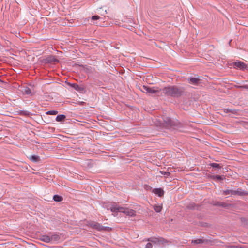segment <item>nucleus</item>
<instances>
[{"instance_id": "22", "label": "nucleus", "mask_w": 248, "mask_h": 248, "mask_svg": "<svg viewBox=\"0 0 248 248\" xmlns=\"http://www.w3.org/2000/svg\"><path fill=\"white\" fill-rule=\"evenodd\" d=\"M209 165L215 169L219 170L222 168V166H221L220 164H217L215 163H211L209 164Z\"/></svg>"}, {"instance_id": "2", "label": "nucleus", "mask_w": 248, "mask_h": 248, "mask_svg": "<svg viewBox=\"0 0 248 248\" xmlns=\"http://www.w3.org/2000/svg\"><path fill=\"white\" fill-rule=\"evenodd\" d=\"M159 126L167 128H179L183 127V124L177 120H172L169 117H164L163 122L160 123Z\"/></svg>"}, {"instance_id": "15", "label": "nucleus", "mask_w": 248, "mask_h": 248, "mask_svg": "<svg viewBox=\"0 0 248 248\" xmlns=\"http://www.w3.org/2000/svg\"><path fill=\"white\" fill-rule=\"evenodd\" d=\"M20 91L22 93L24 94L31 95H32V94L31 93V89L27 86H24V87H22Z\"/></svg>"}, {"instance_id": "14", "label": "nucleus", "mask_w": 248, "mask_h": 248, "mask_svg": "<svg viewBox=\"0 0 248 248\" xmlns=\"http://www.w3.org/2000/svg\"><path fill=\"white\" fill-rule=\"evenodd\" d=\"M153 192L160 197L163 196L164 194V191L161 188H155L153 190Z\"/></svg>"}, {"instance_id": "17", "label": "nucleus", "mask_w": 248, "mask_h": 248, "mask_svg": "<svg viewBox=\"0 0 248 248\" xmlns=\"http://www.w3.org/2000/svg\"><path fill=\"white\" fill-rule=\"evenodd\" d=\"M29 158L32 162L34 163H38L41 161L40 157L35 155H31Z\"/></svg>"}, {"instance_id": "12", "label": "nucleus", "mask_w": 248, "mask_h": 248, "mask_svg": "<svg viewBox=\"0 0 248 248\" xmlns=\"http://www.w3.org/2000/svg\"><path fill=\"white\" fill-rule=\"evenodd\" d=\"M208 177L213 180H216L218 181L223 180L225 179L224 175H208Z\"/></svg>"}, {"instance_id": "20", "label": "nucleus", "mask_w": 248, "mask_h": 248, "mask_svg": "<svg viewBox=\"0 0 248 248\" xmlns=\"http://www.w3.org/2000/svg\"><path fill=\"white\" fill-rule=\"evenodd\" d=\"M100 17L99 16L94 15V16H92L91 18H89L88 20L89 21V19L91 20V23H90L91 24H97V23L94 22V21L100 19Z\"/></svg>"}, {"instance_id": "10", "label": "nucleus", "mask_w": 248, "mask_h": 248, "mask_svg": "<svg viewBox=\"0 0 248 248\" xmlns=\"http://www.w3.org/2000/svg\"><path fill=\"white\" fill-rule=\"evenodd\" d=\"M213 205L216 206H220L225 208H228L231 206V204L221 202H213Z\"/></svg>"}, {"instance_id": "25", "label": "nucleus", "mask_w": 248, "mask_h": 248, "mask_svg": "<svg viewBox=\"0 0 248 248\" xmlns=\"http://www.w3.org/2000/svg\"><path fill=\"white\" fill-rule=\"evenodd\" d=\"M158 238L156 237H151L147 239L148 241L151 242L155 244H158Z\"/></svg>"}, {"instance_id": "7", "label": "nucleus", "mask_w": 248, "mask_h": 248, "mask_svg": "<svg viewBox=\"0 0 248 248\" xmlns=\"http://www.w3.org/2000/svg\"><path fill=\"white\" fill-rule=\"evenodd\" d=\"M42 62L44 63H52L56 62H59V60L55 58L53 55H49L46 58L43 59L41 61Z\"/></svg>"}, {"instance_id": "5", "label": "nucleus", "mask_w": 248, "mask_h": 248, "mask_svg": "<svg viewBox=\"0 0 248 248\" xmlns=\"http://www.w3.org/2000/svg\"><path fill=\"white\" fill-rule=\"evenodd\" d=\"M155 87L151 88L148 86L143 85L141 88L142 92L149 94H152L154 93H159L160 90H156L154 89Z\"/></svg>"}, {"instance_id": "27", "label": "nucleus", "mask_w": 248, "mask_h": 248, "mask_svg": "<svg viewBox=\"0 0 248 248\" xmlns=\"http://www.w3.org/2000/svg\"><path fill=\"white\" fill-rule=\"evenodd\" d=\"M162 209V206L158 205H154V209L155 211L157 213H159L161 212V210Z\"/></svg>"}, {"instance_id": "6", "label": "nucleus", "mask_w": 248, "mask_h": 248, "mask_svg": "<svg viewBox=\"0 0 248 248\" xmlns=\"http://www.w3.org/2000/svg\"><path fill=\"white\" fill-rule=\"evenodd\" d=\"M233 66L234 68L239 69L242 70H245L248 68V66L246 64L239 61L233 62Z\"/></svg>"}, {"instance_id": "4", "label": "nucleus", "mask_w": 248, "mask_h": 248, "mask_svg": "<svg viewBox=\"0 0 248 248\" xmlns=\"http://www.w3.org/2000/svg\"><path fill=\"white\" fill-rule=\"evenodd\" d=\"M87 225L98 231L110 232L112 228L109 227H105L102 226L101 224L93 221H88Z\"/></svg>"}, {"instance_id": "31", "label": "nucleus", "mask_w": 248, "mask_h": 248, "mask_svg": "<svg viewBox=\"0 0 248 248\" xmlns=\"http://www.w3.org/2000/svg\"><path fill=\"white\" fill-rule=\"evenodd\" d=\"M152 243L149 242L146 245L145 248H152Z\"/></svg>"}, {"instance_id": "3", "label": "nucleus", "mask_w": 248, "mask_h": 248, "mask_svg": "<svg viewBox=\"0 0 248 248\" xmlns=\"http://www.w3.org/2000/svg\"><path fill=\"white\" fill-rule=\"evenodd\" d=\"M107 208L112 212H122L130 216L136 215V211L135 210L118 206L115 203H113L110 206L108 205Z\"/></svg>"}, {"instance_id": "19", "label": "nucleus", "mask_w": 248, "mask_h": 248, "mask_svg": "<svg viewBox=\"0 0 248 248\" xmlns=\"http://www.w3.org/2000/svg\"><path fill=\"white\" fill-rule=\"evenodd\" d=\"M50 242L52 241H58L60 240V237L57 233H52L50 236Z\"/></svg>"}, {"instance_id": "23", "label": "nucleus", "mask_w": 248, "mask_h": 248, "mask_svg": "<svg viewBox=\"0 0 248 248\" xmlns=\"http://www.w3.org/2000/svg\"><path fill=\"white\" fill-rule=\"evenodd\" d=\"M53 199L55 202H62L63 200V197L59 195H54L53 196Z\"/></svg>"}, {"instance_id": "24", "label": "nucleus", "mask_w": 248, "mask_h": 248, "mask_svg": "<svg viewBox=\"0 0 248 248\" xmlns=\"http://www.w3.org/2000/svg\"><path fill=\"white\" fill-rule=\"evenodd\" d=\"M223 194L225 195L231 194V195H235V190H226L223 191Z\"/></svg>"}, {"instance_id": "16", "label": "nucleus", "mask_w": 248, "mask_h": 248, "mask_svg": "<svg viewBox=\"0 0 248 248\" xmlns=\"http://www.w3.org/2000/svg\"><path fill=\"white\" fill-rule=\"evenodd\" d=\"M237 195L239 196L248 195V192L242 190L241 188H238L235 190V195Z\"/></svg>"}, {"instance_id": "32", "label": "nucleus", "mask_w": 248, "mask_h": 248, "mask_svg": "<svg viewBox=\"0 0 248 248\" xmlns=\"http://www.w3.org/2000/svg\"><path fill=\"white\" fill-rule=\"evenodd\" d=\"M22 113L24 115H29V112L28 111H23Z\"/></svg>"}, {"instance_id": "30", "label": "nucleus", "mask_w": 248, "mask_h": 248, "mask_svg": "<svg viewBox=\"0 0 248 248\" xmlns=\"http://www.w3.org/2000/svg\"><path fill=\"white\" fill-rule=\"evenodd\" d=\"M158 240H159L158 242V244H164L166 242V240L162 237L158 238Z\"/></svg>"}, {"instance_id": "18", "label": "nucleus", "mask_w": 248, "mask_h": 248, "mask_svg": "<svg viewBox=\"0 0 248 248\" xmlns=\"http://www.w3.org/2000/svg\"><path fill=\"white\" fill-rule=\"evenodd\" d=\"M40 240L46 243H49L50 242V236L43 235L40 236Z\"/></svg>"}, {"instance_id": "29", "label": "nucleus", "mask_w": 248, "mask_h": 248, "mask_svg": "<svg viewBox=\"0 0 248 248\" xmlns=\"http://www.w3.org/2000/svg\"><path fill=\"white\" fill-rule=\"evenodd\" d=\"M58 113V111L56 110H50L46 112V114L47 115H56Z\"/></svg>"}, {"instance_id": "33", "label": "nucleus", "mask_w": 248, "mask_h": 248, "mask_svg": "<svg viewBox=\"0 0 248 248\" xmlns=\"http://www.w3.org/2000/svg\"><path fill=\"white\" fill-rule=\"evenodd\" d=\"M0 81H2L0 79Z\"/></svg>"}, {"instance_id": "13", "label": "nucleus", "mask_w": 248, "mask_h": 248, "mask_svg": "<svg viewBox=\"0 0 248 248\" xmlns=\"http://www.w3.org/2000/svg\"><path fill=\"white\" fill-rule=\"evenodd\" d=\"M189 83L194 85H197L200 83V79L194 77H189L187 79Z\"/></svg>"}, {"instance_id": "28", "label": "nucleus", "mask_w": 248, "mask_h": 248, "mask_svg": "<svg viewBox=\"0 0 248 248\" xmlns=\"http://www.w3.org/2000/svg\"><path fill=\"white\" fill-rule=\"evenodd\" d=\"M160 172L162 175H164L165 177H168L170 175V173L169 171H164V170H162L160 171Z\"/></svg>"}, {"instance_id": "11", "label": "nucleus", "mask_w": 248, "mask_h": 248, "mask_svg": "<svg viewBox=\"0 0 248 248\" xmlns=\"http://www.w3.org/2000/svg\"><path fill=\"white\" fill-rule=\"evenodd\" d=\"M200 207V205L197 204L194 202H191L186 206V209L191 210H199Z\"/></svg>"}, {"instance_id": "26", "label": "nucleus", "mask_w": 248, "mask_h": 248, "mask_svg": "<svg viewBox=\"0 0 248 248\" xmlns=\"http://www.w3.org/2000/svg\"><path fill=\"white\" fill-rule=\"evenodd\" d=\"M223 111L224 113H233V114H235L237 112H236V110L235 109H229V108H225L223 110Z\"/></svg>"}, {"instance_id": "9", "label": "nucleus", "mask_w": 248, "mask_h": 248, "mask_svg": "<svg viewBox=\"0 0 248 248\" xmlns=\"http://www.w3.org/2000/svg\"><path fill=\"white\" fill-rule=\"evenodd\" d=\"M212 242V241L209 239H204L203 237L202 238L197 239L195 240H192L191 243L194 244H209Z\"/></svg>"}, {"instance_id": "8", "label": "nucleus", "mask_w": 248, "mask_h": 248, "mask_svg": "<svg viewBox=\"0 0 248 248\" xmlns=\"http://www.w3.org/2000/svg\"><path fill=\"white\" fill-rule=\"evenodd\" d=\"M67 84L80 93L85 92V89L83 86H79L77 83H70L69 82H67Z\"/></svg>"}, {"instance_id": "1", "label": "nucleus", "mask_w": 248, "mask_h": 248, "mask_svg": "<svg viewBox=\"0 0 248 248\" xmlns=\"http://www.w3.org/2000/svg\"><path fill=\"white\" fill-rule=\"evenodd\" d=\"M160 91H162V93L166 96L178 98L184 95L185 88L182 86L172 85L165 87L162 89H160Z\"/></svg>"}, {"instance_id": "21", "label": "nucleus", "mask_w": 248, "mask_h": 248, "mask_svg": "<svg viewBox=\"0 0 248 248\" xmlns=\"http://www.w3.org/2000/svg\"><path fill=\"white\" fill-rule=\"evenodd\" d=\"M65 118L66 116L65 115L61 114L57 116L56 118V120L57 122H62L65 119Z\"/></svg>"}]
</instances>
